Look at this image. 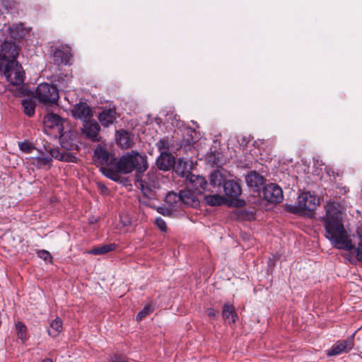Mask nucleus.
<instances>
[{
  "label": "nucleus",
  "instance_id": "33",
  "mask_svg": "<svg viewBox=\"0 0 362 362\" xmlns=\"http://www.w3.org/2000/svg\"><path fill=\"white\" fill-rule=\"evenodd\" d=\"M16 329L17 331L18 337L24 342L27 339V328L21 322L16 323Z\"/></svg>",
  "mask_w": 362,
  "mask_h": 362
},
{
  "label": "nucleus",
  "instance_id": "18",
  "mask_svg": "<svg viewBox=\"0 0 362 362\" xmlns=\"http://www.w3.org/2000/svg\"><path fill=\"white\" fill-rule=\"evenodd\" d=\"M71 57L69 47H62L57 49L53 55V59L57 65H66Z\"/></svg>",
  "mask_w": 362,
  "mask_h": 362
},
{
  "label": "nucleus",
  "instance_id": "40",
  "mask_svg": "<svg viewBox=\"0 0 362 362\" xmlns=\"http://www.w3.org/2000/svg\"><path fill=\"white\" fill-rule=\"evenodd\" d=\"M156 226L160 228L161 231H166L167 230V226L165 222V221L161 218L160 217H158L156 219Z\"/></svg>",
  "mask_w": 362,
  "mask_h": 362
},
{
  "label": "nucleus",
  "instance_id": "31",
  "mask_svg": "<svg viewBox=\"0 0 362 362\" xmlns=\"http://www.w3.org/2000/svg\"><path fill=\"white\" fill-rule=\"evenodd\" d=\"M225 182L222 173L218 170L214 171L210 175V183L213 187L221 186Z\"/></svg>",
  "mask_w": 362,
  "mask_h": 362
},
{
  "label": "nucleus",
  "instance_id": "19",
  "mask_svg": "<svg viewBox=\"0 0 362 362\" xmlns=\"http://www.w3.org/2000/svg\"><path fill=\"white\" fill-rule=\"evenodd\" d=\"M175 158L168 152L160 153L156 159V165L160 170H168L173 165Z\"/></svg>",
  "mask_w": 362,
  "mask_h": 362
},
{
  "label": "nucleus",
  "instance_id": "17",
  "mask_svg": "<svg viewBox=\"0 0 362 362\" xmlns=\"http://www.w3.org/2000/svg\"><path fill=\"white\" fill-rule=\"evenodd\" d=\"M173 169L176 174L180 177H186L187 178L191 175L192 169V163L185 160L183 158H178L173 164Z\"/></svg>",
  "mask_w": 362,
  "mask_h": 362
},
{
  "label": "nucleus",
  "instance_id": "11",
  "mask_svg": "<svg viewBox=\"0 0 362 362\" xmlns=\"http://www.w3.org/2000/svg\"><path fill=\"white\" fill-rule=\"evenodd\" d=\"M264 198L269 202L279 203L283 200V192L276 184L271 183L263 187Z\"/></svg>",
  "mask_w": 362,
  "mask_h": 362
},
{
  "label": "nucleus",
  "instance_id": "36",
  "mask_svg": "<svg viewBox=\"0 0 362 362\" xmlns=\"http://www.w3.org/2000/svg\"><path fill=\"white\" fill-rule=\"evenodd\" d=\"M153 311V308L151 305H146L136 315L137 320H141L143 317Z\"/></svg>",
  "mask_w": 362,
  "mask_h": 362
},
{
  "label": "nucleus",
  "instance_id": "10",
  "mask_svg": "<svg viewBox=\"0 0 362 362\" xmlns=\"http://www.w3.org/2000/svg\"><path fill=\"white\" fill-rule=\"evenodd\" d=\"M186 188L197 194H202L207 186V182L202 176L191 174L186 179Z\"/></svg>",
  "mask_w": 362,
  "mask_h": 362
},
{
  "label": "nucleus",
  "instance_id": "28",
  "mask_svg": "<svg viewBox=\"0 0 362 362\" xmlns=\"http://www.w3.org/2000/svg\"><path fill=\"white\" fill-rule=\"evenodd\" d=\"M63 322L59 317H56L50 322V329L48 330V334L52 337H56L62 331Z\"/></svg>",
  "mask_w": 362,
  "mask_h": 362
},
{
  "label": "nucleus",
  "instance_id": "30",
  "mask_svg": "<svg viewBox=\"0 0 362 362\" xmlns=\"http://www.w3.org/2000/svg\"><path fill=\"white\" fill-rule=\"evenodd\" d=\"M185 129L186 131V136L183 139L182 145L191 146L196 143V141L198 140V136L196 135V132L192 128L189 127H186Z\"/></svg>",
  "mask_w": 362,
  "mask_h": 362
},
{
  "label": "nucleus",
  "instance_id": "6",
  "mask_svg": "<svg viewBox=\"0 0 362 362\" xmlns=\"http://www.w3.org/2000/svg\"><path fill=\"white\" fill-rule=\"evenodd\" d=\"M19 54V47L16 42L8 40L0 35V56L7 63L16 61Z\"/></svg>",
  "mask_w": 362,
  "mask_h": 362
},
{
  "label": "nucleus",
  "instance_id": "39",
  "mask_svg": "<svg viewBox=\"0 0 362 362\" xmlns=\"http://www.w3.org/2000/svg\"><path fill=\"white\" fill-rule=\"evenodd\" d=\"M107 362H126V358L123 355L115 354L110 356Z\"/></svg>",
  "mask_w": 362,
  "mask_h": 362
},
{
  "label": "nucleus",
  "instance_id": "1",
  "mask_svg": "<svg viewBox=\"0 0 362 362\" xmlns=\"http://www.w3.org/2000/svg\"><path fill=\"white\" fill-rule=\"evenodd\" d=\"M325 214L322 221L325 230V237L337 249L351 251L354 249L351 239L342 221V206L335 201H329L325 206Z\"/></svg>",
  "mask_w": 362,
  "mask_h": 362
},
{
  "label": "nucleus",
  "instance_id": "16",
  "mask_svg": "<svg viewBox=\"0 0 362 362\" xmlns=\"http://www.w3.org/2000/svg\"><path fill=\"white\" fill-rule=\"evenodd\" d=\"M72 115L85 122L91 117L92 112L87 103L81 102L74 107Z\"/></svg>",
  "mask_w": 362,
  "mask_h": 362
},
{
  "label": "nucleus",
  "instance_id": "3",
  "mask_svg": "<svg viewBox=\"0 0 362 362\" xmlns=\"http://www.w3.org/2000/svg\"><path fill=\"white\" fill-rule=\"evenodd\" d=\"M35 94L37 99L45 105L55 104L59 100L57 87L46 83L38 85Z\"/></svg>",
  "mask_w": 362,
  "mask_h": 362
},
{
  "label": "nucleus",
  "instance_id": "26",
  "mask_svg": "<svg viewBox=\"0 0 362 362\" xmlns=\"http://www.w3.org/2000/svg\"><path fill=\"white\" fill-rule=\"evenodd\" d=\"M223 317L228 324H233L236 321L237 314L233 305L225 304L223 307Z\"/></svg>",
  "mask_w": 362,
  "mask_h": 362
},
{
  "label": "nucleus",
  "instance_id": "38",
  "mask_svg": "<svg viewBox=\"0 0 362 362\" xmlns=\"http://www.w3.org/2000/svg\"><path fill=\"white\" fill-rule=\"evenodd\" d=\"M37 256L45 262H51L52 256L50 253L47 250H38Z\"/></svg>",
  "mask_w": 362,
  "mask_h": 362
},
{
  "label": "nucleus",
  "instance_id": "43",
  "mask_svg": "<svg viewBox=\"0 0 362 362\" xmlns=\"http://www.w3.org/2000/svg\"><path fill=\"white\" fill-rule=\"evenodd\" d=\"M355 250L357 259L362 263V243H358Z\"/></svg>",
  "mask_w": 362,
  "mask_h": 362
},
{
  "label": "nucleus",
  "instance_id": "7",
  "mask_svg": "<svg viewBox=\"0 0 362 362\" xmlns=\"http://www.w3.org/2000/svg\"><path fill=\"white\" fill-rule=\"evenodd\" d=\"M28 32V30L21 23L12 25L4 24L0 30V35L8 40L16 42V40L23 37Z\"/></svg>",
  "mask_w": 362,
  "mask_h": 362
},
{
  "label": "nucleus",
  "instance_id": "37",
  "mask_svg": "<svg viewBox=\"0 0 362 362\" xmlns=\"http://www.w3.org/2000/svg\"><path fill=\"white\" fill-rule=\"evenodd\" d=\"M156 146L160 153L168 152L169 147H170L168 141L165 139H160L156 143Z\"/></svg>",
  "mask_w": 362,
  "mask_h": 362
},
{
  "label": "nucleus",
  "instance_id": "20",
  "mask_svg": "<svg viewBox=\"0 0 362 362\" xmlns=\"http://www.w3.org/2000/svg\"><path fill=\"white\" fill-rule=\"evenodd\" d=\"M64 119L57 114L49 113L44 117V124L47 127H57L58 130H62Z\"/></svg>",
  "mask_w": 362,
  "mask_h": 362
},
{
  "label": "nucleus",
  "instance_id": "13",
  "mask_svg": "<svg viewBox=\"0 0 362 362\" xmlns=\"http://www.w3.org/2000/svg\"><path fill=\"white\" fill-rule=\"evenodd\" d=\"M354 335L345 340L337 341L332 348L327 351L328 356H337L344 352H348L354 347Z\"/></svg>",
  "mask_w": 362,
  "mask_h": 362
},
{
  "label": "nucleus",
  "instance_id": "46",
  "mask_svg": "<svg viewBox=\"0 0 362 362\" xmlns=\"http://www.w3.org/2000/svg\"><path fill=\"white\" fill-rule=\"evenodd\" d=\"M357 235L360 240L362 242V223L357 227Z\"/></svg>",
  "mask_w": 362,
  "mask_h": 362
},
{
  "label": "nucleus",
  "instance_id": "5",
  "mask_svg": "<svg viewBox=\"0 0 362 362\" xmlns=\"http://www.w3.org/2000/svg\"><path fill=\"white\" fill-rule=\"evenodd\" d=\"M4 70V76L11 84L18 86L23 83L25 73L22 66L17 61L7 63Z\"/></svg>",
  "mask_w": 362,
  "mask_h": 362
},
{
  "label": "nucleus",
  "instance_id": "21",
  "mask_svg": "<svg viewBox=\"0 0 362 362\" xmlns=\"http://www.w3.org/2000/svg\"><path fill=\"white\" fill-rule=\"evenodd\" d=\"M245 180L247 185L254 187L255 191H258L264 184V177L256 172L249 173L245 177Z\"/></svg>",
  "mask_w": 362,
  "mask_h": 362
},
{
  "label": "nucleus",
  "instance_id": "42",
  "mask_svg": "<svg viewBox=\"0 0 362 362\" xmlns=\"http://www.w3.org/2000/svg\"><path fill=\"white\" fill-rule=\"evenodd\" d=\"M157 211L165 216H170L173 212L167 205L166 206L158 207Z\"/></svg>",
  "mask_w": 362,
  "mask_h": 362
},
{
  "label": "nucleus",
  "instance_id": "45",
  "mask_svg": "<svg viewBox=\"0 0 362 362\" xmlns=\"http://www.w3.org/2000/svg\"><path fill=\"white\" fill-rule=\"evenodd\" d=\"M206 313H207L208 316H209V317H215L217 314V311L212 308L207 309Z\"/></svg>",
  "mask_w": 362,
  "mask_h": 362
},
{
  "label": "nucleus",
  "instance_id": "29",
  "mask_svg": "<svg viewBox=\"0 0 362 362\" xmlns=\"http://www.w3.org/2000/svg\"><path fill=\"white\" fill-rule=\"evenodd\" d=\"M204 201L209 206H217L224 204L225 199L219 194H209L204 197Z\"/></svg>",
  "mask_w": 362,
  "mask_h": 362
},
{
  "label": "nucleus",
  "instance_id": "22",
  "mask_svg": "<svg viewBox=\"0 0 362 362\" xmlns=\"http://www.w3.org/2000/svg\"><path fill=\"white\" fill-rule=\"evenodd\" d=\"M224 192L228 197L236 198L241 194V188L238 182L226 180L223 184Z\"/></svg>",
  "mask_w": 362,
  "mask_h": 362
},
{
  "label": "nucleus",
  "instance_id": "8",
  "mask_svg": "<svg viewBox=\"0 0 362 362\" xmlns=\"http://www.w3.org/2000/svg\"><path fill=\"white\" fill-rule=\"evenodd\" d=\"M116 159L106 148L105 146L98 145L94 150L93 162L95 165L103 166H110L114 164Z\"/></svg>",
  "mask_w": 362,
  "mask_h": 362
},
{
  "label": "nucleus",
  "instance_id": "4",
  "mask_svg": "<svg viewBox=\"0 0 362 362\" xmlns=\"http://www.w3.org/2000/svg\"><path fill=\"white\" fill-rule=\"evenodd\" d=\"M318 199L310 194L309 192H302L298 197L297 204L293 206L294 213L296 214H305L314 211L317 204Z\"/></svg>",
  "mask_w": 362,
  "mask_h": 362
},
{
  "label": "nucleus",
  "instance_id": "24",
  "mask_svg": "<svg viewBox=\"0 0 362 362\" xmlns=\"http://www.w3.org/2000/svg\"><path fill=\"white\" fill-rule=\"evenodd\" d=\"M165 203L173 212L182 206L179 194H176L173 192L167 194Z\"/></svg>",
  "mask_w": 362,
  "mask_h": 362
},
{
  "label": "nucleus",
  "instance_id": "34",
  "mask_svg": "<svg viewBox=\"0 0 362 362\" xmlns=\"http://www.w3.org/2000/svg\"><path fill=\"white\" fill-rule=\"evenodd\" d=\"M52 161V158L48 156L36 158V164L39 168L49 165Z\"/></svg>",
  "mask_w": 362,
  "mask_h": 362
},
{
  "label": "nucleus",
  "instance_id": "2",
  "mask_svg": "<svg viewBox=\"0 0 362 362\" xmlns=\"http://www.w3.org/2000/svg\"><path fill=\"white\" fill-rule=\"evenodd\" d=\"M116 168L122 174H129L134 170H136L137 174L143 173L148 168L146 156L132 151L116 161Z\"/></svg>",
  "mask_w": 362,
  "mask_h": 362
},
{
  "label": "nucleus",
  "instance_id": "35",
  "mask_svg": "<svg viewBox=\"0 0 362 362\" xmlns=\"http://www.w3.org/2000/svg\"><path fill=\"white\" fill-rule=\"evenodd\" d=\"M49 153H50V157L52 158H56L59 160H69L65 155L62 153H61L59 151V150L58 148H52L50 151H49Z\"/></svg>",
  "mask_w": 362,
  "mask_h": 362
},
{
  "label": "nucleus",
  "instance_id": "27",
  "mask_svg": "<svg viewBox=\"0 0 362 362\" xmlns=\"http://www.w3.org/2000/svg\"><path fill=\"white\" fill-rule=\"evenodd\" d=\"M117 247V245L115 243H109L102 245H98L92 248L88 254H93L95 255H101L107 254L110 252L115 250Z\"/></svg>",
  "mask_w": 362,
  "mask_h": 362
},
{
  "label": "nucleus",
  "instance_id": "9",
  "mask_svg": "<svg viewBox=\"0 0 362 362\" xmlns=\"http://www.w3.org/2000/svg\"><path fill=\"white\" fill-rule=\"evenodd\" d=\"M81 131L84 136L91 141H100V126L95 120L89 119L83 122Z\"/></svg>",
  "mask_w": 362,
  "mask_h": 362
},
{
  "label": "nucleus",
  "instance_id": "15",
  "mask_svg": "<svg viewBox=\"0 0 362 362\" xmlns=\"http://www.w3.org/2000/svg\"><path fill=\"white\" fill-rule=\"evenodd\" d=\"M98 119L100 124L108 127L112 124L117 119V113L115 108L103 109L98 115Z\"/></svg>",
  "mask_w": 362,
  "mask_h": 362
},
{
  "label": "nucleus",
  "instance_id": "32",
  "mask_svg": "<svg viewBox=\"0 0 362 362\" xmlns=\"http://www.w3.org/2000/svg\"><path fill=\"white\" fill-rule=\"evenodd\" d=\"M24 112L28 116H32L35 113V104L30 99H25L22 101Z\"/></svg>",
  "mask_w": 362,
  "mask_h": 362
},
{
  "label": "nucleus",
  "instance_id": "44",
  "mask_svg": "<svg viewBox=\"0 0 362 362\" xmlns=\"http://www.w3.org/2000/svg\"><path fill=\"white\" fill-rule=\"evenodd\" d=\"M171 123L173 126H176L177 128H181L183 126L182 122L177 119L175 117L173 118V121H172Z\"/></svg>",
  "mask_w": 362,
  "mask_h": 362
},
{
  "label": "nucleus",
  "instance_id": "41",
  "mask_svg": "<svg viewBox=\"0 0 362 362\" xmlns=\"http://www.w3.org/2000/svg\"><path fill=\"white\" fill-rule=\"evenodd\" d=\"M18 146L22 151L25 153L30 152V150L32 148L30 144L26 141L19 142Z\"/></svg>",
  "mask_w": 362,
  "mask_h": 362
},
{
  "label": "nucleus",
  "instance_id": "23",
  "mask_svg": "<svg viewBox=\"0 0 362 362\" xmlns=\"http://www.w3.org/2000/svg\"><path fill=\"white\" fill-rule=\"evenodd\" d=\"M116 139L117 144L122 148L127 149L132 146V139L131 134L125 130L117 132Z\"/></svg>",
  "mask_w": 362,
  "mask_h": 362
},
{
  "label": "nucleus",
  "instance_id": "48",
  "mask_svg": "<svg viewBox=\"0 0 362 362\" xmlns=\"http://www.w3.org/2000/svg\"><path fill=\"white\" fill-rule=\"evenodd\" d=\"M42 362H52V361L49 358H45V359L42 360Z\"/></svg>",
  "mask_w": 362,
  "mask_h": 362
},
{
  "label": "nucleus",
  "instance_id": "14",
  "mask_svg": "<svg viewBox=\"0 0 362 362\" xmlns=\"http://www.w3.org/2000/svg\"><path fill=\"white\" fill-rule=\"evenodd\" d=\"M179 195L182 206L197 207L199 204V199L197 197V194L192 190L186 188V189L180 191Z\"/></svg>",
  "mask_w": 362,
  "mask_h": 362
},
{
  "label": "nucleus",
  "instance_id": "25",
  "mask_svg": "<svg viewBox=\"0 0 362 362\" xmlns=\"http://www.w3.org/2000/svg\"><path fill=\"white\" fill-rule=\"evenodd\" d=\"M100 171L107 178L114 181H118L120 178V171L116 168V161L112 165L100 167Z\"/></svg>",
  "mask_w": 362,
  "mask_h": 362
},
{
  "label": "nucleus",
  "instance_id": "47",
  "mask_svg": "<svg viewBox=\"0 0 362 362\" xmlns=\"http://www.w3.org/2000/svg\"><path fill=\"white\" fill-rule=\"evenodd\" d=\"M7 62L3 59L2 57L0 56V73L3 71L4 69H5V66Z\"/></svg>",
  "mask_w": 362,
  "mask_h": 362
},
{
  "label": "nucleus",
  "instance_id": "12",
  "mask_svg": "<svg viewBox=\"0 0 362 362\" xmlns=\"http://www.w3.org/2000/svg\"><path fill=\"white\" fill-rule=\"evenodd\" d=\"M146 179H139L136 177V185L137 187L140 188L143 194L150 197L152 194V187H154L156 181H157V177L155 175V174L153 172H148L146 175Z\"/></svg>",
  "mask_w": 362,
  "mask_h": 362
}]
</instances>
